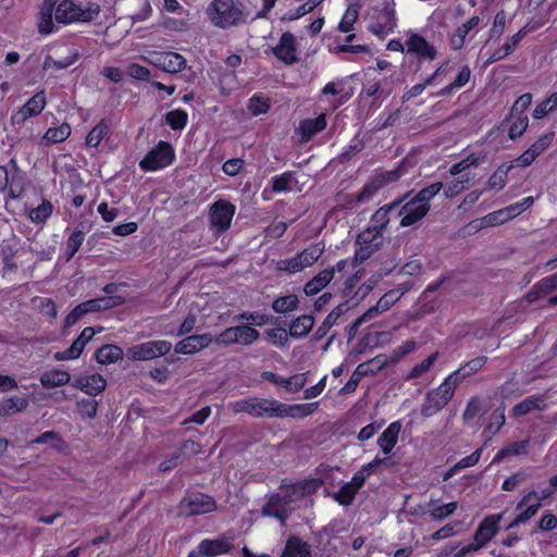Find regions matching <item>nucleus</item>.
Returning a JSON list of instances; mask_svg holds the SVG:
<instances>
[{
	"label": "nucleus",
	"mask_w": 557,
	"mask_h": 557,
	"mask_svg": "<svg viewBox=\"0 0 557 557\" xmlns=\"http://www.w3.org/2000/svg\"><path fill=\"white\" fill-rule=\"evenodd\" d=\"M206 14L212 24L224 29L246 22L239 0H213L208 5Z\"/></svg>",
	"instance_id": "f257e3e1"
},
{
	"label": "nucleus",
	"mask_w": 557,
	"mask_h": 557,
	"mask_svg": "<svg viewBox=\"0 0 557 557\" xmlns=\"http://www.w3.org/2000/svg\"><path fill=\"white\" fill-rule=\"evenodd\" d=\"M13 171L10 174L8 168L0 165V195L5 194V208L8 209L9 200H21L24 198L29 180L26 173L18 169L16 162L11 160Z\"/></svg>",
	"instance_id": "f03ea898"
},
{
	"label": "nucleus",
	"mask_w": 557,
	"mask_h": 557,
	"mask_svg": "<svg viewBox=\"0 0 557 557\" xmlns=\"http://www.w3.org/2000/svg\"><path fill=\"white\" fill-rule=\"evenodd\" d=\"M503 513H493L485 516L479 523L473 542L462 546L456 552V557H465L471 553L478 552L486 546L500 530Z\"/></svg>",
	"instance_id": "7ed1b4c3"
},
{
	"label": "nucleus",
	"mask_w": 557,
	"mask_h": 557,
	"mask_svg": "<svg viewBox=\"0 0 557 557\" xmlns=\"http://www.w3.org/2000/svg\"><path fill=\"white\" fill-rule=\"evenodd\" d=\"M280 403L276 399L250 397L232 404L235 413L245 412L253 418H278Z\"/></svg>",
	"instance_id": "20e7f679"
},
{
	"label": "nucleus",
	"mask_w": 557,
	"mask_h": 557,
	"mask_svg": "<svg viewBox=\"0 0 557 557\" xmlns=\"http://www.w3.org/2000/svg\"><path fill=\"white\" fill-rule=\"evenodd\" d=\"M456 382L448 376L436 387L429 391L421 406V414L430 418L440 412L454 397Z\"/></svg>",
	"instance_id": "39448f33"
},
{
	"label": "nucleus",
	"mask_w": 557,
	"mask_h": 557,
	"mask_svg": "<svg viewBox=\"0 0 557 557\" xmlns=\"http://www.w3.org/2000/svg\"><path fill=\"white\" fill-rule=\"evenodd\" d=\"M176 154L173 146L165 140H159L146 156L139 161V168L144 172H156L170 166L175 161Z\"/></svg>",
	"instance_id": "423d86ee"
},
{
	"label": "nucleus",
	"mask_w": 557,
	"mask_h": 557,
	"mask_svg": "<svg viewBox=\"0 0 557 557\" xmlns=\"http://www.w3.org/2000/svg\"><path fill=\"white\" fill-rule=\"evenodd\" d=\"M260 333L248 323H243L235 326H230L220 332L213 337V344L216 346L228 347L231 345L239 344L242 346H250L257 342Z\"/></svg>",
	"instance_id": "0eeeda50"
},
{
	"label": "nucleus",
	"mask_w": 557,
	"mask_h": 557,
	"mask_svg": "<svg viewBox=\"0 0 557 557\" xmlns=\"http://www.w3.org/2000/svg\"><path fill=\"white\" fill-rule=\"evenodd\" d=\"M99 14V8H87L74 3L72 0H62L54 10L57 23L70 24L74 22H90Z\"/></svg>",
	"instance_id": "6e6552de"
},
{
	"label": "nucleus",
	"mask_w": 557,
	"mask_h": 557,
	"mask_svg": "<svg viewBox=\"0 0 557 557\" xmlns=\"http://www.w3.org/2000/svg\"><path fill=\"white\" fill-rule=\"evenodd\" d=\"M180 512L184 516H200L216 510L215 499L201 492H189L182 498L178 505Z\"/></svg>",
	"instance_id": "1a4fd4ad"
},
{
	"label": "nucleus",
	"mask_w": 557,
	"mask_h": 557,
	"mask_svg": "<svg viewBox=\"0 0 557 557\" xmlns=\"http://www.w3.org/2000/svg\"><path fill=\"white\" fill-rule=\"evenodd\" d=\"M172 344L168 341H149L131 346L126 356L132 361H148L168 355Z\"/></svg>",
	"instance_id": "9d476101"
},
{
	"label": "nucleus",
	"mask_w": 557,
	"mask_h": 557,
	"mask_svg": "<svg viewBox=\"0 0 557 557\" xmlns=\"http://www.w3.org/2000/svg\"><path fill=\"white\" fill-rule=\"evenodd\" d=\"M236 207L228 200L219 199L210 207L209 219L211 228L218 234L226 232L232 224Z\"/></svg>",
	"instance_id": "9b49d317"
},
{
	"label": "nucleus",
	"mask_w": 557,
	"mask_h": 557,
	"mask_svg": "<svg viewBox=\"0 0 557 557\" xmlns=\"http://www.w3.org/2000/svg\"><path fill=\"white\" fill-rule=\"evenodd\" d=\"M382 236L375 234L373 231L366 228L357 235L356 238V250L351 259V268H356L359 264L368 260L381 245Z\"/></svg>",
	"instance_id": "f8f14e48"
},
{
	"label": "nucleus",
	"mask_w": 557,
	"mask_h": 557,
	"mask_svg": "<svg viewBox=\"0 0 557 557\" xmlns=\"http://www.w3.org/2000/svg\"><path fill=\"white\" fill-rule=\"evenodd\" d=\"M499 39L500 37H488L482 47L481 51L486 57L485 64H492L512 53L522 37H510L504 44Z\"/></svg>",
	"instance_id": "ddd939ff"
},
{
	"label": "nucleus",
	"mask_w": 557,
	"mask_h": 557,
	"mask_svg": "<svg viewBox=\"0 0 557 557\" xmlns=\"http://www.w3.org/2000/svg\"><path fill=\"white\" fill-rule=\"evenodd\" d=\"M46 106V92L45 90H40L29 98L17 111L12 113L11 124L13 126H23L28 119L36 117L41 114Z\"/></svg>",
	"instance_id": "4468645a"
},
{
	"label": "nucleus",
	"mask_w": 557,
	"mask_h": 557,
	"mask_svg": "<svg viewBox=\"0 0 557 557\" xmlns=\"http://www.w3.org/2000/svg\"><path fill=\"white\" fill-rule=\"evenodd\" d=\"M233 544L228 537L205 539L187 557H215L232 550Z\"/></svg>",
	"instance_id": "2eb2a0df"
},
{
	"label": "nucleus",
	"mask_w": 557,
	"mask_h": 557,
	"mask_svg": "<svg viewBox=\"0 0 557 557\" xmlns=\"http://www.w3.org/2000/svg\"><path fill=\"white\" fill-rule=\"evenodd\" d=\"M431 206L421 203L414 197L406 201L398 210L400 225L404 227L412 226L421 221L430 211Z\"/></svg>",
	"instance_id": "dca6fc26"
},
{
	"label": "nucleus",
	"mask_w": 557,
	"mask_h": 557,
	"mask_svg": "<svg viewBox=\"0 0 557 557\" xmlns=\"http://www.w3.org/2000/svg\"><path fill=\"white\" fill-rule=\"evenodd\" d=\"M149 62L156 67L172 74L181 72L186 66L185 58L173 51L153 52Z\"/></svg>",
	"instance_id": "f3484780"
},
{
	"label": "nucleus",
	"mask_w": 557,
	"mask_h": 557,
	"mask_svg": "<svg viewBox=\"0 0 557 557\" xmlns=\"http://www.w3.org/2000/svg\"><path fill=\"white\" fill-rule=\"evenodd\" d=\"M399 296L394 289L386 292L376 302L375 306L370 307L363 312L355 322L354 327H358L366 322H369L379 314L389 310L398 300Z\"/></svg>",
	"instance_id": "a211bd4d"
},
{
	"label": "nucleus",
	"mask_w": 557,
	"mask_h": 557,
	"mask_svg": "<svg viewBox=\"0 0 557 557\" xmlns=\"http://www.w3.org/2000/svg\"><path fill=\"white\" fill-rule=\"evenodd\" d=\"M406 54L419 62L433 61L437 51L435 47L425 40V37H409L406 41Z\"/></svg>",
	"instance_id": "6ab92c4d"
},
{
	"label": "nucleus",
	"mask_w": 557,
	"mask_h": 557,
	"mask_svg": "<svg viewBox=\"0 0 557 557\" xmlns=\"http://www.w3.org/2000/svg\"><path fill=\"white\" fill-rule=\"evenodd\" d=\"M95 335L96 331L92 327H85L67 349L55 352L54 359L58 361L77 359Z\"/></svg>",
	"instance_id": "aec40b11"
},
{
	"label": "nucleus",
	"mask_w": 557,
	"mask_h": 557,
	"mask_svg": "<svg viewBox=\"0 0 557 557\" xmlns=\"http://www.w3.org/2000/svg\"><path fill=\"white\" fill-rule=\"evenodd\" d=\"M212 342L213 337L210 333L189 335L175 345V352L181 355H194L208 348Z\"/></svg>",
	"instance_id": "412c9836"
},
{
	"label": "nucleus",
	"mask_w": 557,
	"mask_h": 557,
	"mask_svg": "<svg viewBox=\"0 0 557 557\" xmlns=\"http://www.w3.org/2000/svg\"><path fill=\"white\" fill-rule=\"evenodd\" d=\"M405 198H399L391 202L389 205L379 208L371 216L370 223L367 228L373 231L375 234L382 236L383 231L389 223V213L398 209Z\"/></svg>",
	"instance_id": "4be33fe9"
},
{
	"label": "nucleus",
	"mask_w": 557,
	"mask_h": 557,
	"mask_svg": "<svg viewBox=\"0 0 557 557\" xmlns=\"http://www.w3.org/2000/svg\"><path fill=\"white\" fill-rule=\"evenodd\" d=\"M73 386L81 389L82 392L89 396H97L104 391L107 386V381L101 374L95 373L91 375L75 379V381L73 382Z\"/></svg>",
	"instance_id": "5701e85b"
},
{
	"label": "nucleus",
	"mask_w": 557,
	"mask_h": 557,
	"mask_svg": "<svg viewBox=\"0 0 557 557\" xmlns=\"http://www.w3.org/2000/svg\"><path fill=\"white\" fill-rule=\"evenodd\" d=\"M401 428L403 423L400 420L394 421L389 423L379 436L376 443L384 455H388L393 451L398 442Z\"/></svg>",
	"instance_id": "b1692460"
},
{
	"label": "nucleus",
	"mask_w": 557,
	"mask_h": 557,
	"mask_svg": "<svg viewBox=\"0 0 557 557\" xmlns=\"http://www.w3.org/2000/svg\"><path fill=\"white\" fill-rule=\"evenodd\" d=\"M487 362V357L479 356L465 363H462L457 370L447 375L450 380L456 382V385L461 383L472 374L478 373Z\"/></svg>",
	"instance_id": "393cba45"
},
{
	"label": "nucleus",
	"mask_w": 557,
	"mask_h": 557,
	"mask_svg": "<svg viewBox=\"0 0 557 557\" xmlns=\"http://www.w3.org/2000/svg\"><path fill=\"white\" fill-rule=\"evenodd\" d=\"M320 403H307V404H294L288 405L284 403H280V416L278 418H294V419H302L311 416L318 408Z\"/></svg>",
	"instance_id": "a878e982"
},
{
	"label": "nucleus",
	"mask_w": 557,
	"mask_h": 557,
	"mask_svg": "<svg viewBox=\"0 0 557 557\" xmlns=\"http://www.w3.org/2000/svg\"><path fill=\"white\" fill-rule=\"evenodd\" d=\"M400 178L398 170L385 171L376 174L370 182L366 183L361 188V195H372L389 183L397 182Z\"/></svg>",
	"instance_id": "bb28decb"
},
{
	"label": "nucleus",
	"mask_w": 557,
	"mask_h": 557,
	"mask_svg": "<svg viewBox=\"0 0 557 557\" xmlns=\"http://www.w3.org/2000/svg\"><path fill=\"white\" fill-rule=\"evenodd\" d=\"M286 505L287 503L280 494H273L262 506L261 511L263 516L275 518L285 523L288 518Z\"/></svg>",
	"instance_id": "cd10ccee"
},
{
	"label": "nucleus",
	"mask_w": 557,
	"mask_h": 557,
	"mask_svg": "<svg viewBox=\"0 0 557 557\" xmlns=\"http://www.w3.org/2000/svg\"><path fill=\"white\" fill-rule=\"evenodd\" d=\"M199 450H200V445L197 442L187 440L181 445V447L178 448L177 451L172 454L165 460L161 461L158 469L160 472L171 471L178 465V462L182 458V455L185 451H189L190 454L196 455L199 453Z\"/></svg>",
	"instance_id": "c85d7f7f"
},
{
	"label": "nucleus",
	"mask_w": 557,
	"mask_h": 557,
	"mask_svg": "<svg viewBox=\"0 0 557 557\" xmlns=\"http://www.w3.org/2000/svg\"><path fill=\"white\" fill-rule=\"evenodd\" d=\"M100 312L97 299H89L75 306L65 317L64 326L70 327L77 323L85 314Z\"/></svg>",
	"instance_id": "c756f323"
},
{
	"label": "nucleus",
	"mask_w": 557,
	"mask_h": 557,
	"mask_svg": "<svg viewBox=\"0 0 557 557\" xmlns=\"http://www.w3.org/2000/svg\"><path fill=\"white\" fill-rule=\"evenodd\" d=\"M334 277V269H324L309 280L304 286L307 296H314L325 288Z\"/></svg>",
	"instance_id": "7c9ffc66"
},
{
	"label": "nucleus",
	"mask_w": 557,
	"mask_h": 557,
	"mask_svg": "<svg viewBox=\"0 0 557 557\" xmlns=\"http://www.w3.org/2000/svg\"><path fill=\"white\" fill-rule=\"evenodd\" d=\"M29 405V400L25 396H11L0 400V418L11 417L15 413L23 412Z\"/></svg>",
	"instance_id": "2f4dec72"
},
{
	"label": "nucleus",
	"mask_w": 557,
	"mask_h": 557,
	"mask_svg": "<svg viewBox=\"0 0 557 557\" xmlns=\"http://www.w3.org/2000/svg\"><path fill=\"white\" fill-rule=\"evenodd\" d=\"M274 55L286 64L296 62L295 37H280V44L273 48Z\"/></svg>",
	"instance_id": "473e14b6"
},
{
	"label": "nucleus",
	"mask_w": 557,
	"mask_h": 557,
	"mask_svg": "<svg viewBox=\"0 0 557 557\" xmlns=\"http://www.w3.org/2000/svg\"><path fill=\"white\" fill-rule=\"evenodd\" d=\"M326 127V115L321 113L314 119H305L299 123V133L302 139L310 140L314 135Z\"/></svg>",
	"instance_id": "72a5a7b5"
},
{
	"label": "nucleus",
	"mask_w": 557,
	"mask_h": 557,
	"mask_svg": "<svg viewBox=\"0 0 557 557\" xmlns=\"http://www.w3.org/2000/svg\"><path fill=\"white\" fill-rule=\"evenodd\" d=\"M59 3V0H45L38 23V29L41 35H48L52 32H58L53 25L52 11L54 7H58Z\"/></svg>",
	"instance_id": "f704fd0d"
},
{
	"label": "nucleus",
	"mask_w": 557,
	"mask_h": 557,
	"mask_svg": "<svg viewBox=\"0 0 557 557\" xmlns=\"http://www.w3.org/2000/svg\"><path fill=\"white\" fill-rule=\"evenodd\" d=\"M71 380V375L67 371L52 369L50 371L44 372L40 377V384L45 388H54L66 385Z\"/></svg>",
	"instance_id": "c9c22d12"
},
{
	"label": "nucleus",
	"mask_w": 557,
	"mask_h": 557,
	"mask_svg": "<svg viewBox=\"0 0 557 557\" xmlns=\"http://www.w3.org/2000/svg\"><path fill=\"white\" fill-rule=\"evenodd\" d=\"M124 356L123 349L113 344H106L95 352V359L100 364H110L121 360Z\"/></svg>",
	"instance_id": "e433bc0d"
},
{
	"label": "nucleus",
	"mask_w": 557,
	"mask_h": 557,
	"mask_svg": "<svg viewBox=\"0 0 557 557\" xmlns=\"http://www.w3.org/2000/svg\"><path fill=\"white\" fill-rule=\"evenodd\" d=\"M281 557H311L310 546L298 536H290Z\"/></svg>",
	"instance_id": "4c0bfd02"
},
{
	"label": "nucleus",
	"mask_w": 557,
	"mask_h": 557,
	"mask_svg": "<svg viewBox=\"0 0 557 557\" xmlns=\"http://www.w3.org/2000/svg\"><path fill=\"white\" fill-rule=\"evenodd\" d=\"M53 213V205L50 200L42 198L41 202L28 210L27 218L36 225H44Z\"/></svg>",
	"instance_id": "58836bf2"
},
{
	"label": "nucleus",
	"mask_w": 557,
	"mask_h": 557,
	"mask_svg": "<svg viewBox=\"0 0 557 557\" xmlns=\"http://www.w3.org/2000/svg\"><path fill=\"white\" fill-rule=\"evenodd\" d=\"M314 324V318L311 314H302L294 319L289 324V336L301 338L309 334Z\"/></svg>",
	"instance_id": "ea45409f"
},
{
	"label": "nucleus",
	"mask_w": 557,
	"mask_h": 557,
	"mask_svg": "<svg viewBox=\"0 0 557 557\" xmlns=\"http://www.w3.org/2000/svg\"><path fill=\"white\" fill-rule=\"evenodd\" d=\"M529 443V440L509 443L508 445L504 446L502 449L497 451V454L494 456L492 460V465L499 463L503 459L510 456H519L527 454Z\"/></svg>",
	"instance_id": "a19ab883"
},
{
	"label": "nucleus",
	"mask_w": 557,
	"mask_h": 557,
	"mask_svg": "<svg viewBox=\"0 0 557 557\" xmlns=\"http://www.w3.org/2000/svg\"><path fill=\"white\" fill-rule=\"evenodd\" d=\"M544 403L542 395H531L524 398L522 401L516 404L512 407V416L516 418L523 417L533 410L541 409V405Z\"/></svg>",
	"instance_id": "79ce46f5"
},
{
	"label": "nucleus",
	"mask_w": 557,
	"mask_h": 557,
	"mask_svg": "<svg viewBox=\"0 0 557 557\" xmlns=\"http://www.w3.org/2000/svg\"><path fill=\"white\" fill-rule=\"evenodd\" d=\"M71 135V126L67 123H62L58 127H49L42 136L45 145H53L65 141Z\"/></svg>",
	"instance_id": "37998d69"
},
{
	"label": "nucleus",
	"mask_w": 557,
	"mask_h": 557,
	"mask_svg": "<svg viewBox=\"0 0 557 557\" xmlns=\"http://www.w3.org/2000/svg\"><path fill=\"white\" fill-rule=\"evenodd\" d=\"M299 305L300 301L298 296L295 294H289L274 299L271 307L275 313L286 314L297 310Z\"/></svg>",
	"instance_id": "c03bdc74"
},
{
	"label": "nucleus",
	"mask_w": 557,
	"mask_h": 557,
	"mask_svg": "<svg viewBox=\"0 0 557 557\" xmlns=\"http://www.w3.org/2000/svg\"><path fill=\"white\" fill-rule=\"evenodd\" d=\"M109 122L106 119H101L99 123L94 126L86 136L85 143L90 148H96L100 145L101 140L109 133Z\"/></svg>",
	"instance_id": "a18cd8bd"
},
{
	"label": "nucleus",
	"mask_w": 557,
	"mask_h": 557,
	"mask_svg": "<svg viewBox=\"0 0 557 557\" xmlns=\"http://www.w3.org/2000/svg\"><path fill=\"white\" fill-rule=\"evenodd\" d=\"M372 195H361V189L358 193L354 194H339L337 196L338 206L345 210H352L357 208L360 203H363L370 200Z\"/></svg>",
	"instance_id": "49530a36"
},
{
	"label": "nucleus",
	"mask_w": 557,
	"mask_h": 557,
	"mask_svg": "<svg viewBox=\"0 0 557 557\" xmlns=\"http://www.w3.org/2000/svg\"><path fill=\"white\" fill-rule=\"evenodd\" d=\"M506 121L509 122L508 137L512 140L521 137L529 126V119L527 115H509L505 122Z\"/></svg>",
	"instance_id": "de8ad7c7"
},
{
	"label": "nucleus",
	"mask_w": 557,
	"mask_h": 557,
	"mask_svg": "<svg viewBox=\"0 0 557 557\" xmlns=\"http://www.w3.org/2000/svg\"><path fill=\"white\" fill-rule=\"evenodd\" d=\"M164 121L173 131H182L188 123V113L184 109H174L165 113Z\"/></svg>",
	"instance_id": "09e8293b"
},
{
	"label": "nucleus",
	"mask_w": 557,
	"mask_h": 557,
	"mask_svg": "<svg viewBox=\"0 0 557 557\" xmlns=\"http://www.w3.org/2000/svg\"><path fill=\"white\" fill-rule=\"evenodd\" d=\"M364 148V141L360 137V132H358L350 141L343 148L341 154H339V161L341 162H348L350 161L356 154L361 152Z\"/></svg>",
	"instance_id": "8fccbe9b"
},
{
	"label": "nucleus",
	"mask_w": 557,
	"mask_h": 557,
	"mask_svg": "<svg viewBox=\"0 0 557 557\" xmlns=\"http://www.w3.org/2000/svg\"><path fill=\"white\" fill-rule=\"evenodd\" d=\"M470 77H471V70L468 65H463L459 73L457 74L456 78L454 79L453 83H450L449 85L443 87L440 91H438V96H448L450 95L454 89H457V88H461L463 86H466L469 81H470Z\"/></svg>",
	"instance_id": "3c124183"
},
{
	"label": "nucleus",
	"mask_w": 557,
	"mask_h": 557,
	"mask_svg": "<svg viewBox=\"0 0 557 557\" xmlns=\"http://www.w3.org/2000/svg\"><path fill=\"white\" fill-rule=\"evenodd\" d=\"M557 110V91H554L550 94L546 99L539 102L533 112L532 116L535 120H541L550 112H554Z\"/></svg>",
	"instance_id": "603ef678"
},
{
	"label": "nucleus",
	"mask_w": 557,
	"mask_h": 557,
	"mask_svg": "<svg viewBox=\"0 0 557 557\" xmlns=\"http://www.w3.org/2000/svg\"><path fill=\"white\" fill-rule=\"evenodd\" d=\"M511 169L512 165L502 164L500 166H498L497 170L488 177L486 183L487 188L495 190L503 189L507 183L508 173Z\"/></svg>",
	"instance_id": "864d4df0"
},
{
	"label": "nucleus",
	"mask_w": 557,
	"mask_h": 557,
	"mask_svg": "<svg viewBox=\"0 0 557 557\" xmlns=\"http://www.w3.org/2000/svg\"><path fill=\"white\" fill-rule=\"evenodd\" d=\"M324 250V247H320L317 245H311L310 247H307L299 251L297 253V257L299 261L301 262V265L304 269L311 267L314 264L318 259L322 256Z\"/></svg>",
	"instance_id": "5fc2aeb1"
},
{
	"label": "nucleus",
	"mask_w": 557,
	"mask_h": 557,
	"mask_svg": "<svg viewBox=\"0 0 557 557\" xmlns=\"http://www.w3.org/2000/svg\"><path fill=\"white\" fill-rule=\"evenodd\" d=\"M77 59L78 52L76 50L62 59H53L51 55H47L44 61V69L63 70L74 64Z\"/></svg>",
	"instance_id": "6e6d98bb"
},
{
	"label": "nucleus",
	"mask_w": 557,
	"mask_h": 557,
	"mask_svg": "<svg viewBox=\"0 0 557 557\" xmlns=\"http://www.w3.org/2000/svg\"><path fill=\"white\" fill-rule=\"evenodd\" d=\"M542 507V504L539 502H530L525 505V509L520 511L516 518L509 523L507 529H512L515 527H518L521 523H525L530 519H532L539 511V509Z\"/></svg>",
	"instance_id": "4d7b16f0"
},
{
	"label": "nucleus",
	"mask_w": 557,
	"mask_h": 557,
	"mask_svg": "<svg viewBox=\"0 0 557 557\" xmlns=\"http://www.w3.org/2000/svg\"><path fill=\"white\" fill-rule=\"evenodd\" d=\"M85 240V234L81 230H75L66 239L65 253L66 260H71L82 247Z\"/></svg>",
	"instance_id": "13d9d810"
},
{
	"label": "nucleus",
	"mask_w": 557,
	"mask_h": 557,
	"mask_svg": "<svg viewBox=\"0 0 557 557\" xmlns=\"http://www.w3.org/2000/svg\"><path fill=\"white\" fill-rule=\"evenodd\" d=\"M271 109V102L268 98L255 94L248 102V110L253 116H258L260 114H265Z\"/></svg>",
	"instance_id": "bf43d9fd"
},
{
	"label": "nucleus",
	"mask_w": 557,
	"mask_h": 557,
	"mask_svg": "<svg viewBox=\"0 0 557 557\" xmlns=\"http://www.w3.org/2000/svg\"><path fill=\"white\" fill-rule=\"evenodd\" d=\"M444 185L441 182L432 183L420 189L413 197L421 203L431 206L432 199L443 189Z\"/></svg>",
	"instance_id": "052dcab7"
},
{
	"label": "nucleus",
	"mask_w": 557,
	"mask_h": 557,
	"mask_svg": "<svg viewBox=\"0 0 557 557\" xmlns=\"http://www.w3.org/2000/svg\"><path fill=\"white\" fill-rule=\"evenodd\" d=\"M554 493H555L554 488H550V487L543 488L540 492L530 491L520 499V502L517 505V509L518 510L521 509L522 507H524L527 504H529L532 500L539 502L542 504V502L552 497Z\"/></svg>",
	"instance_id": "680f3d73"
},
{
	"label": "nucleus",
	"mask_w": 557,
	"mask_h": 557,
	"mask_svg": "<svg viewBox=\"0 0 557 557\" xmlns=\"http://www.w3.org/2000/svg\"><path fill=\"white\" fill-rule=\"evenodd\" d=\"M294 180V172L286 171L280 175L272 177V190L276 194L283 191H289L292 189L290 184Z\"/></svg>",
	"instance_id": "e2e57ef3"
},
{
	"label": "nucleus",
	"mask_w": 557,
	"mask_h": 557,
	"mask_svg": "<svg viewBox=\"0 0 557 557\" xmlns=\"http://www.w3.org/2000/svg\"><path fill=\"white\" fill-rule=\"evenodd\" d=\"M234 320L236 321H247L248 324L256 326H263L269 322V317L260 311H243L237 314Z\"/></svg>",
	"instance_id": "0e129e2a"
},
{
	"label": "nucleus",
	"mask_w": 557,
	"mask_h": 557,
	"mask_svg": "<svg viewBox=\"0 0 557 557\" xmlns=\"http://www.w3.org/2000/svg\"><path fill=\"white\" fill-rule=\"evenodd\" d=\"M323 484L322 480L315 478H306L296 482L293 487L301 495L314 494Z\"/></svg>",
	"instance_id": "69168bd1"
},
{
	"label": "nucleus",
	"mask_w": 557,
	"mask_h": 557,
	"mask_svg": "<svg viewBox=\"0 0 557 557\" xmlns=\"http://www.w3.org/2000/svg\"><path fill=\"white\" fill-rule=\"evenodd\" d=\"M458 508L457 502H450L441 506H436L430 510V517L432 520L442 521L447 517L455 513Z\"/></svg>",
	"instance_id": "338daca9"
},
{
	"label": "nucleus",
	"mask_w": 557,
	"mask_h": 557,
	"mask_svg": "<svg viewBox=\"0 0 557 557\" xmlns=\"http://www.w3.org/2000/svg\"><path fill=\"white\" fill-rule=\"evenodd\" d=\"M357 493L358 491L347 482L334 494V499L342 506H349L354 502Z\"/></svg>",
	"instance_id": "774afa93"
}]
</instances>
